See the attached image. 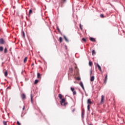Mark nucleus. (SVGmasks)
I'll return each mask as SVG.
<instances>
[{"label":"nucleus","mask_w":125,"mask_h":125,"mask_svg":"<svg viewBox=\"0 0 125 125\" xmlns=\"http://www.w3.org/2000/svg\"><path fill=\"white\" fill-rule=\"evenodd\" d=\"M89 40L90 41H91V42H96V40H95V39L93 38H90Z\"/></svg>","instance_id":"nucleus-11"},{"label":"nucleus","mask_w":125,"mask_h":125,"mask_svg":"<svg viewBox=\"0 0 125 125\" xmlns=\"http://www.w3.org/2000/svg\"><path fill=\"white\" fill-rule=\"evenodd\" d=\"M22 37H23V38H25V32H24V31L22 32Z\"/></svg>","instance_id":"nucleus-25"},{"label":"nucleus","mask_w":125,"mask_h":125,"mask_svg":"<svg viewBox=\"0 0 125 125\" xmlns=\"http://www.w3.org/2000/svg\"><path fill=\"white\" fill-rule=\"evenodd\" d=\"M2 51H3V47L0 46V52H2Z\"/></svg>","instance_id":"nucleus-16"},{"label":"nucleus","mask_w":125,"mask_h":125,"mask_svg":"<svg viewBox=\"0 0 125 125\" xmlns=\"http://www.w3.org/2000/svg\"><path fill=\"white\" fill-rule=\"evenodd\" d=\"M101 104H104V95H102L101 97Z\"/></svg>","instance_id":"nucleus-2"},{"label":"nucleus","mask_w":125,"mask_h":125,"mask_svg":"<svg viewBox=\"0 0 125 125\" xmlns=\"http://www.w3.org/2000/svg\"><path fill=\"white\" fill-rule=\"evenodd\" d=\"M58 97L61 100L60 102L61 105H62V106H67V105H68V103L66 102V99L62 98V94H59Z\"/></svg>","instance_id":"nucleus-1"},{"label":"nucleus","mask_w":125,"mask_h":125,"mask_svg":"<svg viewBox=\"0 0 125 125\" xmlns=\"http://www.w3.org/2000/svg\"><path fill=\"white\" fill-rule=\"evenodd\" d=\"M34 65H35V64L34 63V62H33L32 64H31V66H34Z\"/></svg>","instance_id":"nucleus-39"},{"label":"nucleus","mask_w":125,"mask_h":125,"mask_svg":"<svg viewBox=\"0 0 125 125\" xmlns=\"http://www.w3.org/2000/svg\"><path fill=\"white\" fill-rule=\"evenodd\" d=\"M76 80H77V81H81V78L80 77H77Z\"/></svg>","instance_id":"nucleus-32"},{"label":"nucleus","mask_w":125,"mask_h":125,"mask_svg":"<svg viewBox=\"0 0 125 125\" xmlns=\"http://www.w3.org/2000/svg\"><path fill=\"white\" fill-rule=\"evenodd\" d=\"M57 29L58 32H60V29H59V27H57Z\"/></svg>","instance_id":"nucleus-36"},{"label":"nucleus","mask_w":125,"mask_h":125,"mask_svg":"<svg viewBox=\"0 0 125 125\" xmlns=\"http://www.w3.org/2000/svg\"><path fill=\"white\" fill-rule=\"evenodd\" d=\"M28 59V57H25L24 59L23 62L24 63H26V62H27V60Z\"/></svg>","instance_id":"nucleus-19"},{"label":"nucleus","mask_w":125,"mask_h":125,"mask_svg":"<svg viewBox=\"0 0 125 125\" xmlns=\"http://www.w3.org/2000/svg\"><path fill=\"white\" fill-rule=\"evenodd\" d=\"M89 66H91L92 65V62H89Z\"/></svg>","instance_id":"nucleus-30"},{"label":"nucleus","mask_w":125,"mask_h":125,"mask_svg":"<svg viewBox=\"0 0 125 125\" xmlns=\"http://www.w3.org/2000/svg\"><path fill=\"white\" fill-rule=\"evenodd\" d=\"M3 124L4 125H7V122L6 121H3Z\"/></svg>","instance_id":"nucleus-23"},{"label":"nucleus","mask_w":125,"mask_h":125,"mask_svg":"<svg viewBox=\"0 0 125 125\" xmlns=\"http://www.w3.org/2000/svg\"><path fill=\"white\" fill-rule=\"evenodd\" d=\"M94 81V76H92L90 78V81L93 82Z\"/></svg>","instance_id":"nucleus-17"},{"label":"nucleus","mask_w":125,"mask_h":125,"mask_svg":"<svg viewBox=\"0 0 125 125\" xmlns=\"http://www.w3.org/2000/svg\"><path fill=\"white\" fill-rule=\"evenodd\" d=\"M100 17H101V18H104V14H101L100 15Z\"/></svg>","instance_id":"nucleus-28"},{"label":"nucleus","mask_w":125,"mask_h":125,"mask_svg":"<svg viewBox=\"0 0 125 125\" xmlns=\"http://www.w3.org/2000/svg\"><path fill=\"white\" fill-rule=\"evenodd\" d=\"M87 103V104H88V105H91V104H92V102H91V99H88Z\"/></svg>","instance_id":"nucleus-4"},{"label":"nucleus","mask_w":125,"mask_h":125,"mask_svg":"<svg viewBox=\"0 0 125 125\" xmlns=\"http://www.w3.org/2000/svg\"><path fill=\"white\" fill-rule=\"evenodd\" d=\"M3 72H4V74L5 77H7V75H8V72H7V70H6L5 69H4L3 70Z\"/></svg>","instance_id":"nucleus-5"},{"label":"nucleus","mask_w":125,"mask_h":125,"mask_svg":"<svg viewBox=\"0 0 125 125\" xmlns=\"http://www.w3.org/2000/svg\"><path fill=\"white\" fill-rule=\"evenodd\" d=\"M4 53H7V48L5 47L4 50Z\"/></svg>","instance_id":"nucleus-18"},{"label":"nucleus","mask_w":125,"mask_h":125,"mask_svg":"<svg viewBox=\"0 0 125 125\" xmlns=\"http://www.w3.org/2000/svg\"><path fill=\"white\" fill-rule=\"evenodd\" d=\"M92 55L94 56L95 54H96V52H95V50H93L92 51Z\"/></svg>","instance_id":"nucleus-15"},{"label":"nucleus","mask_w":125,"mask_h":125,"mask_svg":"<svg viewBox=\"0 0 125 125\" xmlns=\"http://www.w3.org/2000/svg\"><path fill=\"white\" fill-rule=\"evenodd\" d=\"M82 41H83V42H86V40H85V38H83Z\"/></svg>","instance_id":"nucleus-27"},{"label":"nucleus","mask_w":125,"mask_h":125,"mask_svg":"<svg viewBox=\"0 0 125 125\" xmlns=\"http://www.w3.org/2000/svg\"><path fill=\"white\" fill-rule=\"evenodd\" d=\"M37 78L38 79H39L40 80H41V79H42V75L40 74V73H38V74H37Z\"/></svg>","instance_id":"nucleus-9"},{"label":"nucleus","mask_w":125,"mask_h":125,"mask_svg":"<svg viewBox=\"0 0 125 125\" xmlns=\"http://www.w3.org/2000/svg\"><path fill=\"white\" fill-rule=\"evenodd\" d=\"M33 13V10L30 9L29 11V16H30V15H31V14H32Z\"/></svg>","instance_id":"nucleus-14"},{"label":"nucleus","mask_w":125,"mask_h":125,"mask_svg":"<svg viewBox=\"0 0 125 125\" xmlns=\"http://www.w3.org/2000/svg\"><path fill=\"white\" fill-rule=\"evenodd\" d=\"M79 26H80V28L81 30H82V31H83V26L82 25V24L80 23Z\"/></svg>","instance_id":"nucleus-24"},{"label":"nucleus","mask_w":125,"mask_h":125,"mask_svg":"<svg viewBox=\"0 0 125 125\" xmlns=\"http://www.w3.org/2000/svg\"><path fill=\"white\" fill-rule=\"evenodd\" d=\"M108 80V75L106 74H105V80H104V83H107V80Z\"/></svg>","instance_id":"nucleus-6"},{"label":"nucleus","mask_w":125,"mask_h":125,"mask_svg":"<svg viewBox=\"0 0 125 125\" xmlns=\"http://www.w3.org/2000/svg\"><path fill=\"white\" fill-rule=\"evenodd\" d=\"M92 75V70H90V76Z\"/></svg>","instance_id":"nucleus-37"},{"label":"nucleus","mask_w":125,"mask_h":125,"mask_svg":"<svg viewBox=\"0 0 125 125\" xmlns=\"http://www.w3.org/2000/svg\"><path fill=\"white\" fill-rule=\"evenodd\" d=\"M82 117L84 116V113L83 112V111L82 112Z\"/></svg>","instance_id":"nucleus-34"},{"label":"nucleus","mask_w":125,"mask_h":125,"mask_svg":"<svg viewBox=\"0 0 125 125\" xmlns=\"http://www.w3.org/2000/svg\"><path fill=\"white\" fill-rule=\"evenodd\" d=\"M63 38H64L65 42H69V40H68V39H67V37H66V36H64Z\"/></svg>","instance_id":"nucleus-13"},{"label":"nucleus","mask_w":125,"mask_h":125,"mask_svg":"<svg viewBox=\"0 0 125 125\" xmlns=\"http://www.w3.org/2000/svg\"><path fill=\"white\" fill-rule=\"evenodd\" d=\"M31 102L33 103V94H31Z\"/></svg>","instance_id":"nucleus-20"},{"label":"nucleus","mask_w":125,"mask_h":125,"mask_svg":"<svg viewBox=\"0 0 125 125\" xmlns=\"http://www.w3.org/2000/svg\"><path fill=\"white\" fill-rule=\"evenodd\" d=\"M62 3H64L66 1V0H62Z\"/></svg>","instance_id":"nucleus-33"},{"label":"nucleus","mask_w":125,"mask_h":125,"mask_svg":"<svg viewBox=\"0 0 125 125\" xmlns=\"http://www.w3.org/2000/svg\"><path fill=\"white\" fill-rule=\"evenodd\" d=\"M80 85L82 87L83 89V90H84V86H83V82H80Z\"/></svg>","instance_id":"nucleus-10"},{"label":"nucleus","mask_w":125,"mask_h":125,"mask_svg":"<svg viewBox=\"0 0 125 125\" xmlns=\"http://www.w3.org/2000/svg\"><path fill=\"white\" fill-rule=\"evenodd\" d=\"M39 83V80H36L34 82V84H37V83Z\"/></svg>","instance_id":"nucleus-22"},{"label":"nucleus","mask_w":125,"mask_h":125,"mask_svg":"<svg viewBox=\"0 0 125 125\" xmlns=\"http://www.w3.org/2000/svg\"><path fill=\"white\" fill-rule=\"evenodd\" d=\"M97 67H98V68L99 71H100V72H102V69H101V66H100V65H99L98 64V63L97 64Z\"/></svg>","instance_id":"nucleus-12"},{"label":"nucleus","mask_w":125,"mask_h":125,"mask_svg":"<svg viewBox=\"0 0 125 125\" xmlns=\"http://www.w3.org/2000/svg\"><path fill=\"white\" fill-rule=\"evenodd\" d=\"M71 91H72V92H73L74 95H76V94H77V92H76V91L75 90L74 88L71 87Z\"/></svg>","instance_id":"nucleus-3"},{"label":"nucleus","mask_w":125,"mask_h":125,"mask_svg":"<svg viewBox=\"0 0 125 125\" xmlns=\"http://www.w3.org/2000/svg\"><path fill=\"white\" fill-rule=\"evenodd\" d=\"M22 110H23V111H24V110H25V106H23Z\"/></svg>","instance_id":"nucleus-38"},{"label":"nucleus","mask_w":125,"mask_h":125,"mask_svg":"<svg viewBox=\"0 0 125 125\" xmlns=\"http://www.w3.org/2000/svg\"><path fill=\"white\" fill-rule=\"evenodd\" d=\"M31 10H32V11H35V10H36V8H31Z\"/></svg>","instance_id":"nucleus-29"},{"label":"nucleus","mask_w":125,"mask_h":125,"mask_svg":"<svg viewBox=\"0 0 125 125\" xmlns=\"http://www.w3.org/2000/svg\"><path fill=\"white\" fill-rule=\"evenodd\" d=\"M60 42H62V37H60Z\"/></svg>","instance_id":"nucleus-26"},{"label":"nucleus","mask_w":125,"mask_h":125,"mask_svg":"<svg viewBox=\"0 0 125 125\" xmlns=\"http://www.w3.org/2000/svg\"><path fill=\"white\" fill-rule=\"evenodd\" d=\"M90 105H89V104H88V105H87V110H88V111H90Z\"/></svg>","instance_id":"nucleus-21"},{"label":"nucleus","mask_w":125,"mask_h":125,"mask_svg":"<svg viewBox=\"0 0 125 125\" xmlns=\"http://www.w3.org/2000/svg\"><path fill=\"white\" fill-rule=\"evenodd\" d=\"M21 97L22 99H26V95L25 94H21Z\"/></svg>","instance_id":"nucleus-7"},{"label":"nucleus","mask_w":125,"mask_h":125,"mask_svg":"<svg viewBox=\"0 0 125 125\" xmlns=\"http://www.w3.org/2000/svg\"><path fill=\"white\" fill-rule=\"evenodd\" d=\"M65 46V47H67V46Z\"/></svg>","instance_id":"nucleus-40"},{"label":"nucleus","mask_w":125,"mask_h":125,"mask_svg":"<svg viewBox=\"0 0 125 125\" xmlns=\"http://www.w3.org/2000/svg\"><path fill=\"white\" fill-rule=\"evenodd\" d=\"M75 111H76V108H74V109L72 110V113H74V112H75Z\"/></svg>","instance_id":"nucleus-35"},{"label":"nucleus","mask_w":125,"mask_h":125,"mask_svg":"<svg viewBox=\"0 0 125 125\" xmlns=\"http://www.w3.org/2000/svg\"><path fill=\"white\" fill-rule=\"evenodd\" d=\"M17 124L18 125H21V124L20 123V122H19V121H17Z\"/></svg>","instance_id":"nucleus-31"},{"label":"nucleus","mask_w":125,"mask_h":125,"mask_svg":"<svg viewBox=\"0 0 125 125\" xmlns=\"http://www.w3.org/2000/svg\"><path fill=\"white\" fill-rule=\"evenodd\" d=\"M0 44H4V40L2 39H0Z\"/></svg>","instance_id":"nucleus-8"}]
</instances>
